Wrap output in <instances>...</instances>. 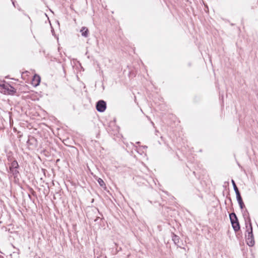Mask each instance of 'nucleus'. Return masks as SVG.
Listing matches in <instances>:
<instances>
[{
  "mask_svg": "<svg viewBox=\"0 0 258 258\" xmlns=\"http://www.w3.org/2000/svg\"><path fill=\"white\" fill-rule=\"evenodd\" d=\"M12 3H13V5L15 6V3H14V2H13Z\"/></svg>",
  "mask_w": 258,
  "mask_h": 258,
  "instance_id": "5701e85b",
  "label": "nucleus"
},
{
  "mask_svg": "<svg viewBox=\"0 0 258 258\" xmlns=\"http://www.w3.org/2000/svg\"><path fill=\"white\" fill-rule=\"evenodd\" d=\"M10 87V84L6 83L5 81L0 83V90L2 92L3 90H6L7 87Z\"/></svg>",
  "mask_w": 258,
  "mask_h": 258,
  "instance_id": "9d476101",
  "label": "nucleus"
},
{
  "mask_svg": "<svg viewBox=\"0 0 258 258\" xmlns=\"http://www.w3.org/2000/svg\"><path fill=\"white\" fill-rule=\"evenodd\" d=\"M28 196L29 199L31 201H33V202H34V200H32V197H31V195L28 194Z\"/></svg>",
  "mask_w": 258,
  "mask_h": 258,
  "instance_id": "f3484780",
  "label": "nucleus"
},
{
  "mask_svg": "<svg viewBox=\"0 0 258 258\" xmlns=\"http://www.w3.org/2000/svg\"><path fill=\"white\" fill-rule=\"evenodd\" d=\"M229 218L232 227L234 231L237 232L239 231L240 229V226L236 214L234 212L229 214Z\"/></svg>",
  "mask_w": 258,
  "mask_h": 258,
  "instance_id": "f03ea898",
  "label": "nucleus"
},
{
  "mask_svg": "<svg viewBox=\"0 0 258 258\" xmlns=\"http://www.w3.org/2000/svg\"><path fill=\"white\" fill-rule=\"evenodd\" d=\"M231 182L232 183V185H233V189H234V190L235 192V194H238V193H240V191L234 181V180L233 179H232L231 180Z\"/></svg>",
  "mask_w": 258,
  "mask_h": 258,
  "instance_id": "f8f14e48",
  "label": "nucleus"
},
{
  "mask_svg": "<svg viewBox=\"0 0 258 258\" xmlns=\"http://www.w3.org/2000/svg\"><path fill=\"white\" fill-rule=\"evenodd\" d=\"M143 148H144V149H146V148H147V146H143Z\"/></svg>",
  "mask_w": 258,
  "mask_h": 258,
  "instance_id": "412c9836",
  "label": "nucleus"
},
{
  "mask_svg": "<svg viewBox=\"0 0 258 258\" xmlns=\"http://www.w3.org/2000/svg\"><path fill=\"white\" fill-rule=\"evenodd\" d=\"M59 159H57V160H56V162H59Z\"/></svg>",
  "mask_w": 258,
  "mask_h": 258,
  "instance_id": "b1692460",
  "label": "nucleus"
},
{
  "mask_svg": "<svg viewBox=\"0 0 258 258\" xmlns=\"http://www.w3.org/2000/svg\"><path fill=\"white\" fill-rule=\"evenodd\" d=\"M172 240H173L175 245H178V243L179 242L180 240L179 237L173 233H172Z\"/></svg>",
  "mask_w": 258,
  "mask_h": 258,
  "instance_id": "9b49d317",
  "label": "nucleus"
},
{
  "mask_svg": "<svg viewBox=\"0 0 258 258\" xmlns=\"http://www.w3.org/2000/svg\"><path fill=\"white\" fill-rule=\"evenodd\" d=\"M94 202V199H92V202Z\"/></svg>",
  "mask_w": 258,
  "mask_h": 258,
  "instance_id": "393cba45",
  "label": "nucleus"
},
{
  "mask_svg": "<svg viewBox=\"0 0 258 258\" xmlns=\"http://www.w3.org/2000/svg\"><path fill=\"white\" fill-rule=\"evenodd\" d=\"M236 199H237V202H238V204L243 202V200H242V197H241V195H240V192L236 194Z\"/></svg>",
  "mask_w": 258,
  "mask_h": 258,
  "instance_id": "4468645a",
  "label": "nucleus"
},
{
  "mask_svg": "<svg viewBox=\"0 0 258 258\" xmlns=\"http://www.w3.org/2000/svg\"><path fill=\"white\" fill-rule=\"evenodd\" d=\"M3 93L5 94L13 95L16 93V89L10 85V87H7L6 90H3Z\"/></svg>",
  "mask_w": 258,
  "mask_h": 258,
  "instance_id": "0eeeda50",
  "label": "nucleus"
},
{
  "mask_svg": "<svg viewBox=\"0 0 258 258\" xmlns=\"http://www.w3.org/2000/svg\"><path fill=\"white\" fill-rule=\"evenodd\" d=\"M29 190L33 196L37 197L36 192L32 187H29Z\"/></svg>",
  "mask_w": 258,
  "mask_h": 258,
  "instance_id": "2eb2a0df",
  "label": "nucleus"
},
{
  "mask_svg": "<svg viewBox=\"0 0 258 258\" xmlns=\"http://www.w3.org/2000/svg\"><path fill=\"white\" fill-rule=\"evenodd\" d=\"M151 123L152 124L154 125V123H153V122L151 121Z\"/></svg>",
  "mask_w": 258,
  "mask_h": 258,
  "instance_id": "4be33fe9",
  "label": "nucleus"
},
{
  "mask_svg": "<svg viewBox=\"0 0 258 258\" xmlns=\"http://www.w3.org/2000/svg\"><path fill=\"white\" fill-rule=\"evenodd\" d=\"M27 144L29 146H32L33 147L36 148L38 146V141L35 137L30 136L28 137Z\"/></svg>",
  "mask_w": 258,
  "mask_h": 258,
  "instance_id": "423d86ee",
  "label": "nucleus"
},
{
  "mask_svg": "<svg viewBox=\"0 0 258 258\" xmlns=\"http://www.w3.org/2000/svg\"><path fill=\"white\" fill-rule=\"evenodd\" d=\"M100 217H97L94 220V221L95 222L97 221V220H99V219H100Z\"/></svg>",
  "mask_w": 258,
  "mask_h": 258,
  "instance_id": "6ab92c4d",
  "label": "nucleus"
},
{
  "mask_svg": "<svg viewBox=\"0 0 258 258\" xmlns=\"http://www.w3.org/2000/svg\"><path fill=\"white\" fill-rule=\"evenodd\" d=\"M139 143H140L139 142L137 143V144H139Z\"/></svg>",
  "mask_w": 258,
  "mask_h": 258,
  "instance_id": "a878e982",
  "label": "nucleus"
},
{
  "mask_svg": "<svg viewBox=\"0 0 258 258\" xmlns=\"http://www.w3.org/2000/svg\"><path fill=\"white\" fill-rule=\"evenodd\" d=\"M41 81L40 77L37 74L34 75L32 80V84L34 87L38 86Z\"/></svg>",
  "mask_w": 258,
  "mask_h": 258,
  "instance_id": "6e6552de",
  "label": "nucleus"
},
{
  "mask_svg": "<svg viewBox=\"0 0 258 258\" xmlns=\"http://www.w3.org/2000/svg\"><path fill=\"white\" fill-rule=\"evenodd\" d=\"M8 160L9 161H11V162L12 161V158H11V157H10V156H9V157H8Z\"/></svg>",
  "mask_w": 258,
  "mask_h": 258,
  "instance_id": "aec40b11",
  "label": "nucleus"
},
{
  "mask_svg": "<svg viewBox=\"0 0 258 258\" xmlns=\"http://www.w3.org/2000/svg\"><path fill=\"white\" fill-rule=\"evenodd\" d=\"M97 181L100 185V186H101L103 188L106 187V185L103 179H102L101 178H98L97 179Z\"/></svg>",
  "mask_w": 258,
  "mask_h": 258,
  "instance_id": "ddd939ff",
  "label": "nucleus"
},
{
  "mask_svg": "<svg viewBox=\"0 0 258 258\" xmlns=\"http://www.w3.org/2000/svg\"><path fill=\"white\" fill-rule=\"evenodd\" d=\"M96 109L99 112H103L106 109V103L103 100H100L96 103Z\"/></svg>",
  "mask_w": 258,
  "mask_h": 258,
  "instance_id": "20e7f679",
  "label": "nucleus"
},
{
  "mask_svg": "<svg viewBox=\"0 0 258 258\" xmlns=\"http://www.w3.org/2000/svg\"><path fill=\"white\" fill-rule=\"evenodd\" d=\"M96 210L97 211V212L99 213V214L101 216H103V215H102V214L101 213H100V212H99V210H98V208H96Z\"/></svg>",
  "mask_w": 258,
  "mask_h": 258,
  "instance_id": "a211bd4d",
  "label": "nucleus"
},
{
  "mask_svg": "<svg viewBox=\"0 0 258 258\" xmlns=\"http://www.w3.org/2000/svg\"><path fill=\"white\" fill-rule=\"evenodd\" d=\"M19 168V165L17 160H14L12 161L9 167V172L13 175L15 178H17L19 174V171L18 170Z\"/></svg>",
  "mask_w": 258,
  "mask_h": 258,
  "instance_id": "7ed1b4c3",
  "label": "nucleus"
},
{
  "mask_svg": "<svg viewBox=\"0 0 258 258\" xmlns=\"http://www.w3.org/2000/svg\"><path fill=\"white\" fill-rule=\"evenodd\" d=\"M80 32L81 33L82 36L85 37H87L88 36L89 30L87 27H83L81 28Z\"/></svg>",
  "mask_w": 258,
  "mask_h": 258,
  "instance_id": "1a4fd4ad",
  "label": "nucleus"
},
{
  "mask_svg": "<svg viewBox=\"0 0 258 258\" xmlns=\"http://www.w3.org/2000/svg\"><path fill=\"white\" fill-rule=\"evenodd\" d=\"M239 206L241 211L243 210L244 208H245V205L244 203L242 202L241 203L239 204Z\"/></svg>",
  "mask_w": 258,
  "mask_h": 258,
  "instance_id": "dca6fc26",
  "label": "nucleus"
},
{
  "mask_svg": "<svg viewBox=\"0 0 258 258\" xmlns=\"http://www.w3.org/2000/svg\"><path fill=\"white\" fill-rule=\"evenodd\" d=\"M242 215L245 221V225L252 224L249 213L247 209L242 210Z\"/></svg>",
  "mask_w": 258,
  "mask_h": 258,
  "instance_id": "39448f33",
  "label": "nucleus"
},
{
  "mask_svg": "<svg viewBox=\"0 0 258 258\" xmlns=\"http://www.w3.org/2000/svg\"><path fill=\"white\" fill-rule=\"evenodd\" d=\"M245 237L246 243L249 246L252 247L255 243L252 224L245 225Z\"/></svg>",
  "mask_w": 258,
  "mask_h": 258,
  "instance_id": "f257e3e1",
  "label": "nucleus"
}]
</instances>
